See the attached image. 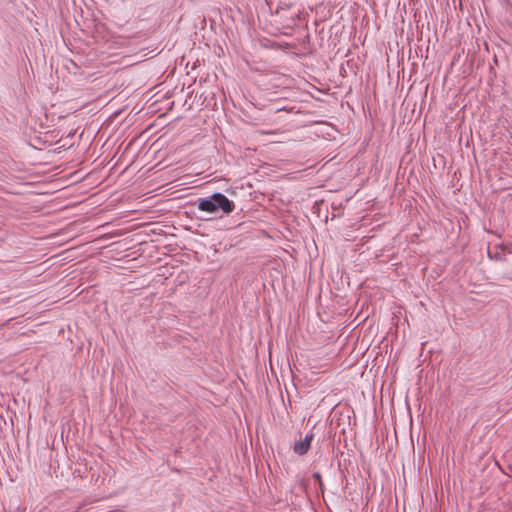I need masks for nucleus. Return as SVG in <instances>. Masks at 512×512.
Listing matches in <instances>:
<instances>
[{
  "label": "nucleus",
  "mask_w": 512,
  "mask_h": 512,
  "mask_svg": "<svg viewBox=\"0 0 512 512\" xmlns=\"http://www.w3.org/2000/svg\"><path fill=\"white\" fill-rule=\"evenodd\" d=\"M197 208L198 210L209 214L217 213L219 210L224 214H230L234 211L235 204L224 194L215 192L208 197L199 198L197 201Z\"/></svg>",
  "instance_id": "nucleus-1"
},
{
  "label": "nucleus",
  "mask_w": 512,
  "mask_h": 512,
  "mask_svg": "<svg viewBox=\"0 0 512 512\" xmlns=\"http://www.w3.org/2000/svg\"><path fill=\"white\" fill-rule=\"evenodd\" d=\"M313 439L314 434L312 432L307 433L303 440L295 442L293 447L294 452L300 456L305 455L309 451Z\"/></svg>",
  "instance_id": "nucleus-2"
},
{
  "label": "nucleus",
  "mask_w": 512,
  "mask_h": 512,
  "mask_svg": "<svg viewBox=\"0 0 512 512\" xmlns=\"http://www.w3.org/2000/svg\"><path fill=\"white\" fill-rule=\"evenodd\" d=\"M312 477H313V479H315L319 483L320 486H322V477H321V474L319 472H314L312 474Z\"/></svg>",
  "instance_id": "nucleus-3"
}]
</instances>
